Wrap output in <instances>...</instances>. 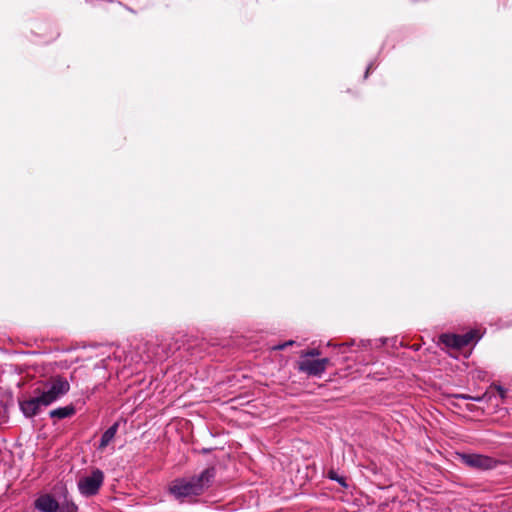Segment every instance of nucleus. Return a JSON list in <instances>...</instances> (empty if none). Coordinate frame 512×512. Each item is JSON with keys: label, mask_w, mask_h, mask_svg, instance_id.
Instances as JSON below:
<instances>
[{"label": "nucleus", "mask_w": 512, "mask_h": 512, "mask_svg": "<svg viewBox=\"0 0 512 512\" xmlns=\"http://www.w3.org/2000/svg\"><path fill=\"white\" fill-rule=\"evenodd\" d=\"M70 390V384L66 378L57 376L45 385L43 389L34 390V396L20 401L19 407L26 418H33L38 415L44 407L56 402Z\"/></svg>", "instance_id": "1"}, {"label": "nucleus", "mask_w": 512, "mask_h": 512, "mask_svg": "<svg viewBox=\"0 0 512 512\" xmlns=\"http://www.w3.org/2000/svg\"><path fill=\"white\" fill-rule=\"evenodd\" d=\"M330 363L329 358L321 359H300L297 364L299 372L312 377H321Z\"/></svg>", "instance_id": "6"}, {"label": "nucleus", "mask_w": 512, "mask_h": 512, "mask_svg": "<svg viewBox=\"0 0 512 512\" xmlns=\"http://www.w3.org/2000/svg\"><path fill=\"white\" fill-rule=\"evenodd\" d=\"M491 387L494 388L498 392L499 397L502 400L505 399V397H506V389L503 386L497 385V384H493Z\"/></svg>", "instance_id": "17"}, {"label": "nucleus", "mask_w": 512, "mask_h": 512, "mask_svg": "<svg viewBox=\"0 0 512 512\" xmlns=\"http://www.w3.org/2000/svg\"><path fill=\"white\" fill-rule=\"evenodd\" d=\"M76 413V409L73 404L64 406V407H58L56 409H53L49 412V416L51 418L56 419H65L73 416Z\"/></svg>", "instance_id": "10"}, {"label": "nucleus", "mask_w": 512, "mask_h": 512, "mask_svg": "<svg viewBox=\"0 0 512 512\" xmlns=\"http://www.w3.org/2000/svg\"><path fill=\"white\" fill-rule=\"evenodd\" d=\"M104 482V473L102 470L96 468L90 475L82 477L78 483V490L84 497H91L96 495Z\"/></svg>", "instance_id": "4"}, {"label": "nucleus", "mask_w": 512, "mask_h": 512, "mask_svg": "<svg viewBox=\"0 0 512 512\" xmlns=\"http://www.w3.org/2000/svg\"><path fill=\"white\" fill-rule=\"evenodd\" d=\"M78 507L73 501L65 500L63 503H59V512H77Z\"/></svg>", "instance_id": "12"}, {"label": "nucleus", "mask_w": 512, "mask_h": 512, "mask_svg": "<svg viewBox=\"0 0 512 512\" xmlns=\"http://www.w3.org/2000/svg\"><path fill=\"white\" fill-rule=\"evenodd\" d=\"M327 477L330 480L336 481L342 487H347L346 479L343 476H339L336 471H334V470L328 471Z\"/></svg>", "instance_id": "13"}, {"label": "nucleus", "mask_w": 512, "mask_h": 512, "mask_svg": "<svg viewBox=\"0 0 512 512\" xmlns=\"http://www.w3.org/2000/svg\"><path fill=\"white\" fill-rule=\"evenodd\" d=\"M118 428L119 422H115L107 430L104 431L98 445L99 450H103L112 442V440L115 438Z\"/></svg>", "instance_id": "9"}, {"label": "nucleus", "mask_w": 512, "mask_h": 512, "mask_svg": "<svg viewBox=\"0 0 512 512\" xmlns=\"http://www.w3.org/2000/svg\"><path fill=\"white\" fill-rule=\"evenodd\" d=\"M352 345H355V341L354 340H352L349 343L341 344V346H352Z\"/></svg>", "instance_id": "21"}, {"label": "nucleus", "mask_w": 512, "mask_h": 512, "mask_svg": "<svg viewBox=\"0 0 512 512\" xmlns=\"http://www.w3.org/2000/svg\"><path fill=\"white\" fill-rule=\"evenodd\" d=\"M35 508L41 512H59V502L51 495L45 494L35 500Z\"/></svg>", "instance_id": "8"}, {"label": "nucleus", "mask_w": 512, "mask_h": 512, "mask_svg": "<svg viewBox=\"0 0 512 512\" xmlns=\"http://www.w3.org/2000/svg\"><path fill=\"white\" fill-rule=\"evenodd\" d=\"M359 345L363 348H366L368 345H370V340H361Z\"/></svg>", "instance_id": "20"}, {"label": "nucleus", "mask_w": 512, "mask_h": 512, "mask_svg": "<svg viewBox=\"0 0 512 512\" xmlns=\"http://www.w3.org/2000/svg\"><path fill=\"white\" fill-rule=\"evenodd\" d=\"M294 343H295L294 340H288V341H285L283 343H280V344L274 346L273 349L277 350V351H281V350L286 349L289 346H292Z\"/></svg>", "instance_id": "15"}, {"label": "nucleus", "mask_w": 512, "mask_h": 512, "mask_svg": "<svg viewBox=\"0 0 512 512\" xmlns=\"http://www.w3.org/2000/svg\"><path fill=\"white\" fill-rule=\"evenodd\" d=\"M481 339V335L476 330H470L464 334L443 333L440 341L448 348L461 349L471 343H477Z\"/></svg>", "instance_id": "3"}, {"label": "nucleus", "mask_w": 512, "mask_h": 512, "mask_svg": "<svg viewBox=\"0 0 512 512\" xmlns=\"http://www.w3.org/2000/svg\"><path fill=\"white\" fill-rule=\"evenodd\" d=\"M460 459L465 465L484 471L492 470L497 466L495 459L481 454L463 453L460 455Z\"/></svg>", "instance_id": "7"}, {"label": "nucleus", "mask_w": 512, "mask_h": 512, "mask_svg": "<svg viewBox=\"0 0 512 512\" xmlns=\"http://www.w3.org/2000/svg\"><path fill=\"white\" fill-rule=\"evenodd\" d=\"M215 476L216 469L210 466L198 475L176 478L169 485L168 491L176 500L183 502L187 498L200 496L211 485Z\"/></svg>", "instance_id": "2"}, {"label": "nucleus", "mask_w": 512, "mask_h": 512, "mask_svg": "<svg viewBox=\"0 0 512 512\" xmlns=\"http://www.w3.org/2000/svg\"><path fill=\"white\" fill-rule=\"evenodd\" d=\"M490 399H491V396L489 395L488 392H485L484 394L479 395V396H472V401H474V402H484V401H489Z\"/></svg>", "instance_id": "16"}, {"label": "nucleus", "mask_w": 512, "mask_h": 512, "mask_svg": "<svg viewBox=\"0 0 512 512\" xmlns=\"http://www.w3.org/2000/svg\"><path fill=\"white\" fill-rule=\"evenodd\" d=\"M372 69H373V63L371 62V63H369V65L367 66V69H366L365 74H364V79H367V78H368L369 73H370V71H371Z\"/></svg>", "instance_id": "19"}, {"label": "nucleus", "mask_w": 512, "mask_h": 512, "mask_svg": "<svg viewBox=\"0 0 512 512\" xmlns=\"http://www.w3.org/2000/svg\"><path fill=\"white\" fill-rule=\"evenodd\" d=\"M154 350H155V345L152 343L147 342L143 345V351H144L145 355L142 356L141 359L144 363L151 362L155 359L156 353Z\"/></svg>", "instance_id": "11"}, {"label": "nucleus", "mask_w": 512, "mask_h": 512, "mask_svg": "<svg viewBox=\"0 0 512 512\" xmlns=\"http://www.w3.org/2000/svg\"><path fill=\"white\" fill-rule=\"evenodd\" d=\"M321 352L317 348L309 349L306 351H302L300 354V359H311L313 357L320 356Z\"/></svg>", "instance_id": "14"}, {"label": "nucleus", "mask_w": 512, "mask_h": 512, "mask_svg": "<svg viewBox=\"0 0 512 512\" xmlns=\"http://www.w3.org/2000/svg\"><path fill=\"white\" fill-rule=\"evenodd\" d=\"M455 397L458 398V399L471 400L472 401V396L468 395V394H457V395H455Z\"/></svg>", "instance_id": "18"}, {"label": "nucleus", "mask_w": 512, "mask_h": 512, "mask_svg": "<svg viewBox=\"0 0 512 512\" xmlns=\"http://www.w3.org/2000/svg\"><path fill=\"white\" fill-rule=\"evenodd\" d=\"M31 33L42 43L55 41L60 32L55 24L50 21H34L31 23Z\"/></svg>", "instance_id": "5"}]
</instances>
